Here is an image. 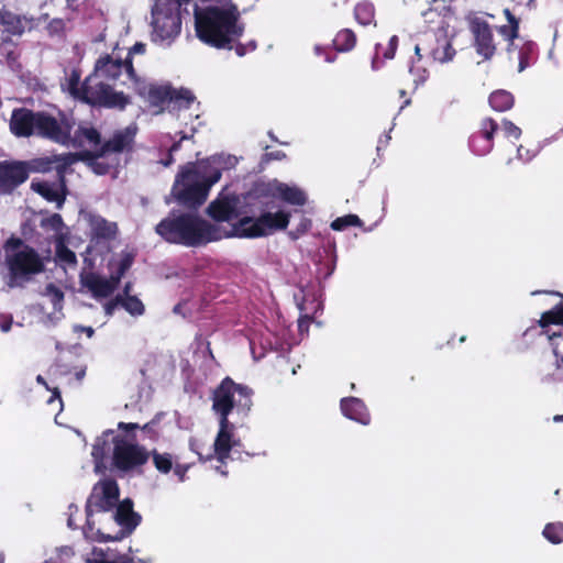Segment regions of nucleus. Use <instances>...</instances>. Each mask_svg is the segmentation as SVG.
Listing matches in <instances>:
<instances>
[{
  "mask_svg": "<svg viewBox=\"0 0 563 563\" xmlns=\"http://www.w3.org/2000/svg\"><path fill=\"white\" fill-rule=\"evenodd\" d=\"M195 29L197 37L205 44L218 49H232L233 44L243 35L244 24L235 3L227 5L194 4Z\"/></svg>",
  "mask_w": 563,
  "mask_h": 563,
  "instance_id": "1",
  "label": "nucleus"
},
{
  "mask_svg": "<svg viewBox=\"0 0 563 563\" xmlns=\"http://www.w3.org/2000/svg\"><path fill=\"white\" fill-rule=\"evenodd\" d=\"M155 232L169 244L187 247H197L231 236L220 225L190 212H170L156 224Z\"/></svg>",
  "mask_w": 563,
  "mask_h": 563,
  "instance_id": "2",
  "label": "nucleus"
},
{
  "mask_svg": "<svg viewBox=\"0 0 563 563\" xmlns=\"http://www.w3.org/2000/svg\"><path fill=\"white\" fill-rule=\"evenodd\" d=\"M10 132L16 137L37 136L54 143H65L69 137L70 125L65 119L46 111L15 108L9 121Z\"/></svg>",
  "mask_w": 563,
  "mask_h": 563,
  "instance_id": "3",
  "label": "nucleus"
},
{
  "mask_svg": "<svg viewBox=\"0 0 563 563\" xmlns=\"http://www.w3.org/2000/svg\"><path fill=\"white\" fill-rule=\"evenodd\" d=\"M79 69H73L67 79L68 92L82 103L91 107L123 110L130 103L129 96L115 91L110 81L93 71L80 82Z\"/></svg>",
  "mask_w": 563,
  "mask_h": 563,
  "instance_id": "4",
  "label": "nucleus"
},
{
  "mask_svg": "<svg viewBox=\"0 0 563 563\" xmlns=\"http://www.w3.org/2000/svg\"><path fill=\"white\" fill-rule=\"evenodd\" d=\"M208 166L190 165L176 177L172 194L176 201L189 209H197L205 203L212 185L221 178V172L213 168L209 173Z\"/></svg>",
  "mask_w": 563,
  "mask_h": 563,
  "instance_id": "5",
  "label": "nucleus"
},
{
  "mask_svg": "<svg viewBox=\"0 0 563 563\" xmlns=\"http://www.w3.org/2000/svg\"><path fill=\"white\" fill-rule=\"evenodd\" d=\"M136 93L147 103L148 108L155 114H161L165 110L174 111L188 109L195 100V96L189 89L174 88L167 84H139Z\"/></svg>",
  "mask_w": 563,
  "mask_h": 563,
  "instance_id": "6",
  "label": "nucleus"
},
{
  "mask_svg": "<svg viewBox=\"0 0 563 563\" xmlns=\"http://www.w3.org/2000/svg\"><path fill=\"white\" fill-rule=\"evenodd\" d=\"M8 269L7 285L10 288L24 287L34 276L45 271V260L32 246L5 255Z\"/></svg>",
  "mask_w": 563,
  "mask_h": 563,
  "instance_id": "7",
  "label": "nucleus"
},
{
  "mask_svg": "<svg viewBox=\"0 0 563 563\" xmlns=\"http://www.w3.org/2000/svg\"><path fill=\"white\" fill-rule=\"evenodd\" d=\"M253 390L235 383L231 377H224L212 393V410L219 419H229L233 408L249 411L252 406Z\"/></svg>",
  "mask_w": 563,
  "mask_h": 563,
  "instance_id": "8",
  "label": "nucleus"
},
{
  "mask_svg": "<svg viewBox=\"0 0 563 563\" xmlns=\"http://www.w3.org/2000/svg\"><path fill=\"white\" fill-rule=\"evenodd\" d=\"M191 0H156L152 7L153 34L161 41L177 36L181 30L183 11L189 14L187 5Z\"/></svg>",
  "mask_w": 563,
  "mask_h": 563,
  "instance_id": "9",
  "label": "nucleus"
},
{
  "mask_svg": "<svg viewBox=\"0 0 563 563\" xmlns=\"http://www.w3.org/2000/svg\"><path fill=\"white\" fill-rule=\"evenodd\" d=\"M290 220V213L282 210H272L258 214L257 218L244 217L233 227L231 236L260 238L274 231L285 230Z\"/></svg>",
  "mask_w": 563,
  "mask_h": 563,
  "instance_id": "10",
  "label": "nucleus"
},
{
  "mask_svg": "<svg viewBox=\"0 0 563 563\" xmlns=\"http://www.w3.org/2000/svg\"><path fill=\"white\" fill-rule=\"evenodd\" d=\"M112 465L122 472H130L147 463L150 452L142 445L126 441L120 435L113 438Z\"/></svg>",
  "mask_w": 563,
  "mask_h": 563,
  "instance_id": "11",
  "label": "nucleus"
},
{
  "mask_svg": "<svg viewBox=\"0 0 563 563\" xmlns=\"http://www.w3.org/2000/svg\"><path fill=\"white\" fill-rule=\"evenodd\" d=\"M245 208L252 214L277 209L279 207L275 180L257 181L244 196Z\"/></svg>",
  "mask_w": 563,
  "mask_h": 563,
  "instance_id": "12",
  "label": "nucleus"
},
{
  "mask_svg": "<svg viewBox=\"0 0 563 563\" xmlns=\"http://www.w3.org/2000/svg\"><path fill=\"white\" fill-rule=\"evenodd\" d=\"M120 489L118 483L112 479L100 481L95 485L86 504V515L89 519L93 512H108L118 506Z\"/></svg>",
  "mask_w": 563,
  "mask_h": 563,
  "instance_id": "13",
  "label": "nucleus"
},
{
  "mask_svg": "<svg viewBox=\"0 0 563 563\" xmlns=\"http://www.w3.org/2000/svg\"><path fill=\"white\" fill-rule=\"evenodd\" d=\"M422 51L439 63L452 60L456 53L451 40L443 31L426 33L421 43L415 46V54L419 60L422 58Z\"/></svg>",
  "mask_w": 563,
  "mask_h": 563,
  "instance_id": "14",
  "label": "nucleus"
},
{
  "mask_svg": "<svg viewBox=\"0 0 563 563\" xmlns=\"http://www.w3.org/2000/svg\"><path fill=\"white\" fill-rule=\"evenodd\" d=\"M35 168L29 161H1L0 162V196L12 195L23 185Z\"/></svg>",
  "mask_w": 563,
  "mask_h": 563,
  "instance_id": "15",
  "label": "nucleus"
},
{
  "mask_svg": "<svg viewBox=\"0 0 563 563\" xmlns=\"http://www.w3.org/2000/svg\"><path fill=\"white\" fill-rule=\"evenodd\" d=\"M113 519L120 529L113 536L98 531L101 541H120L129 537L141 523L142 517L134 511L132 499L125 498L115 507Z\"/></svg>",
  "mask_w": 563,
  "mask_h": 563,
  "instance_id": "16",
  "label": "nucleus"
},
{
  "mask_svg": "<svg viewBox=\"0 0 563 563\" xmlns=\"http://www.w3.org/2000/svg\"><path fill=\"white\" fill-rule=\"evenodd\" d=\"M123 69L126 70L130 78L135 77V69L131 58L122 60L106 54L97 59L93 73L110 82H115L121 76Z\"/></svg>",
  "mask_w": 563,
  "mask_h": 563,
  "instance_id": "17",
  "label": "nucleus"
},
{
  "mask_svg": "<svg viewBox=\"0 0 563 563\" xmlns=\"http://www.w3.org/2000/svg\"><path fill=\"white\" fill-rule=\"evenodd\" d=\"M60 119H65L70 125L69 137L67 142L59 143L60 145L69 146L74 148H82L86 145L90 146L96 151L102 145L101 133L93 126H79L71 135V131L75 125V120L60 112Z\"/></svg>",
  "mask_w": 563,
  "mask_h": 563,
  "instance_id": "18",
  "label": "nucleus"
},
{
  "mask_svg": "<svg viewBox=\"0 0 563 563\" xmlns=\"http://www.w3.org/2000/svg\"><path fill=\"white\" fill-rule=\"evenodd\" d=\"M235 426L229 419H219V430L213 443L217 460L221 463L230 457L231 450L240 444V439L234 437Z\"/></svg>",
  "mask_w": 563,
  "mask_h": 563,
  "instance_id": "19",
  "label": "nucleus"
},
{
  "mask_svg": "<svg viewBox=\"0 0 563 563\" xmlns=\"http://www.w3.org/2000/svg\"><path fill=\"white\" fill-rule=\"evenodd\" d=\"M239 201L235 194L220 192L217 199L209 203L207 213L217 222L230 221L238 217Z\"/></svg>",
  "mask_w": 563,
  "mask_h": 563,
  "instance_id": "20",
  "label": "nucleus"
},
{
  "mask_svg": "<svg viewBox=\"0 0 563 563\" xmlns=\"http://www.w3.org/2000/svg\"><path fill=\"white\" fill-rule=\"evenodd\" d=\"M136 131V126L117 130L109 140L102 143L100 148L103 153L117 157L124 152L130 153L134 147Z\"/></svg>",
  "mask_w": 563,
  "mask_h": 563,
  "instance_id": "21",
  "label": "nucleus"
},
{
  "mask_svg": "<svg viewBox=\"0 0 563 563\" xmlns=\"http://www.w3.org/2000/svg\"><path fill=\"white\" fill-rule=\"evenodd\" d=\"M82 162H85L95 174L107 175L120 165V157L111 156L99 147L96 151H82Z\"/></svg>",
  "mask_w": 563,
  "mask_h": 563,
  "instance_id": "22",
  "label": "nucleus"
},
{
  "mask_svg": "<svg viewBox=\"0 0 563 563\" xmlns=\"http://www.w3.org/2000/svg\"><path fill=\"white\" fill-rule=\"evenodd\" d=\"M473 33L475 37L476 53L483 56L484 59H490L496 52V46L489 24L487 22L477 23L473 27Z\"/></svg>",
  "mask_w": 563,
  "mask_h": 563,
  "instance_id": "23",
  "label": "nucleus"
},
{
  "mask_svg": "<svg viewBox=\"0 0 563 563\" xmlns=\"http://www.w3.org/2000/svg\"><path fill=\"white\" fill-rule=\"evenodd\" d=\"M2 42H11L12 36H21L25 30V19L10 10H0Z\"/></svg>",
  "mask_w": 563,
  "mask_h": 563,
  "instance_id": "24",
  "label": "nucleus"
},
{
  "mask_svg": "<svg viewBox=\"0 0 563 563\" xmlns=\"http://www.w3.org/2000/svg\"><path fill=\"white\" fill-rule=\"evenodd\" d=\"M80 284L87 288L95 298H107L113 294V287L109 284L107 278L93 272L80 274Z\"/></svg>",
  "mask_w": 563,
  "mask_h": 563,
  "instance_id": "25",
  "label": "nucleus"
},
{
  "mask_svg": "<svg viewBox=\"0 0 563 563\" xmlns=\"http://www.w3.org/2000/svg\"><path fill=\"white\" fill-rule=\"evenodd\" d=\"M342 413L356 422L368 424L371 416L365 404L356 397L342 398L340 402Z\"/></svg>",
  "mask_w": 563,
  "mask_h": 563,
  "instance_id": "26",
  "label": "nucleus"
},
{
  "mask_svg": "<svg viewBox=\"0 0 563 563\" xmlns=\"http://www.w3.org/2000/svg\"><path fill=\"white\" fill-rule=\"evenodd\" d=\"M31 188L48 202H56L58 208H60L65 201L64 183H62L60 189H58L55 184L47 181H33L31 184Z\"/></svg>",
  "mask_w": 563,
  "mask_h": 563,
  "instance_id": "27",
  "label": "nucleus"
},
{
  "mask_svg": "<svg viewBox=\"0 0 563 563\" xmlns=\"http://www.w3.org/2000/svg\"><path fill=\"white\" fill-rule=\"evenodd\" d=\"M278 201H284L292 206H303L307 202L305 191L296 186H289L275 179Z\"/></svg>",
  "mask_w": 563,
  "mask_h": 563,
  "instance_id": "28",
  "label": "nucleus"
},
{
  "mask_svg": "<svg viewBox=\"0 0 563 563\" xmlns=\"http://www.w3.org/2000/svg\"><path fill=\"white\" fill-rule=\"evenodd\" d=\"M90 229L93 238L97 240H113L118 233L117 223L110 222L101 216L91 217Z\"/></svg>",
  "mask_w": 563,
  "mask_h": 563,
  "instance_id": "29",
  "label": "nucleus"
},
{
  "mask_svg": "<svg viewBox=\"0 0 563 563\" xmlns=\"http://www.w3.org/2000/svg\"><path fill=\"white\" fill-rule=\"evenodd\" d=\"M398 36L393 35L387 44L377 43L375 45V54L372 59V67L374 69H378L387 59H393L395 57L397 47H398Z\"/></svg>",
  "mask_w": 563,
  "mask_h": 563,
  "instance_id": "30",
  "label": "nucleus"
},
{
  "mask_svg": "<svg viewBox=\"0 0 563 563\" xmlns=\"http://www.w3.org/2000/svg\"><path fill=\"white\" fill-rule=\"evenodd\" d=\"M488 102L495 111L505 112L514 107L515 97L507 90L498 89L489 95Z\"/></svg>",
  "mask_w": 563,
  "mask_h": 563,
  "instance_id": "31",
  "label": "nucleus"
},
{
  "mask_svg": "<svg viewBox=\"0 0 563 563\" xmlns=\"http://www.w3.org/2000/svg\"><path fill=\"white\" fill-rule=\"evenodd\" d=\"M55 261L58 265L76 266L77 256L65 243L64 236L59 235L55 243Z\"/></svg>",
  "mask_w": 563,
  "mask_h": 563,
  "instance_id": "32",
  "label": "nucleus"
},
{
  "mask_svg": "<svg viewBox=\"0 0 563 563\" xmlns=\"http://www.w3.org/2000/svg\"><path fill=\"white\" fill-rule=\"evenodd\" d=\"M82 162V151L76 153H65L60 155H54L52 162L56 163V172L60 179V183H64V176L69 166L75 164L76 162Z\"/></svg>",
  "mask_w": 563,
  "mask_h": 563,
  "instance_id": "33",
  "label": "nucleus"
},
{
  "mask_svg": "<svg viewBox=\"0 0 563 563\" xmlns=\"http://www.w3.org/2000/svg\"><path fill=\"white\" fill-rule=\"evenodd\" d=\"M356 41L357 37L353 30L342 29L335 35L333 46L336 52H350L355 47Z\"/></svg>",
  "mask_w": 563,
  "mask_h": 563,
  "instance_id": "34",
  "label": "nucleus"
},
{
  "mask_svg": "<svg viewBox=\"0 0 563 563\" xmlns=\"http://www.w3.org/2000/svg\"><path fill=\"white\" fill-rule=\"evenodd\" d=\"M504 14L508 21V24L500 25L498 27V33L507 41L510 42V45L514 44V40L518 37L519 34V19L516 18L510 9L506 8L504 10Z\"/></svg>",
  "mask_w": 563,
  "mask_h": 563,
  "instance_id": "35",
  "label": "nucleus"
},
{
  "mask_svg": "<svg viewBox=\"0 0 563 563\" xmlns=\"http://www.w3.org/2000/svg\"><path fill=\"white\" fill-rule=\"evenodd\" d=\"M551 324L563 325V302L555 305L551 310L541 314L539 325L544 329Z\"/></svg>",
  "mask_w": 563,
  "mask_h": 563,
  "instance_id": "36",
  "label": "nucleus"
},
{
  "mask_svg": "<svg viewBox=\"0 0 563 563\" xmlns=\"http://www.w3.org/2000/svg\"><path fill=\"white\" fill-rule=\"evenodd\" d=\"M354 18L361 25H369L375 18L374 5L369 2L357 3L354 8Z\"/></svg>",
  "mask_w": 563,
  "mask_h": 563,
  "instance_id": "37",
  "label": "nucleus"
},
{
  "mask_svg": "<svg viewBox=\"0 0 563 563\" xmlns=\"http://www.w3.org/2000/svg\"><path fill=\"white\" fill-rule=\"evenodd\" d=\"M152 455L153 463L155 468L163 473L167 474L173 470V456L169 453H159L156 450L150 452Z\"/></svg>",
  "mask_w": 563,
  "mask_h": 563,
  "instance_id": "38",
  "label": "nucleus"
},
{
  "mask_svg": "<svg viewBox=\"0 0 563 563\" xmlns=\"http://www.w3.org/2000/svg\"><path fill=\"white\" fill-rule=\"evenodd\" d=\"M534 58V44L531 42L523 44L518 53V71H523L533 63Z\"/></svg>",
  "mask_w": 563,
  "mask_h": 563,
  "instance_id": "39",
  "label": "nucleus"
},
{
  "mask_svg": "<svg viewBox=\"0 0 563 563\" xmlns=\"http://www.w3.org/2000/svg\"><path fill=\"white\" fill-rule=\"evenodd\" d=\"M543 537L553 544L563 542V523L562 522H550L545 525Z\"/></svg>",
  "mask_w": 563,
  "mask_h": 563,
  "instance_id": "40",
  "label": "nucleus"
},
{
  "mask_svg": "<svg viewBox=\"0 0 563 563\" xmlns=\"http://www.w3.org/2000/svg\"><path fill=\"white\" fill-rule=\"evenodd\" d=\"M362 224H363V222L358 218V216L351 213V214H346V216L339 217V218L334 219L331 222L330 228L333 231H343L349 227H361Z\"/></svg>",
  "mask_w": 563,
  "mask_h": 563,
  "instance_id": "41",
  "label": "nucleus"
},
{
  "mask_svg": "<svg viewBox=\"0 0 563 563\" xmlns=\"http://www.w3.org/2000/svg\"><path fill=\"white\" fill-rule=\"evenodd\" d=\"M468 144H470L471 150L476 155H479V156L488 154L494 147V142H488L475 133H473L471 135Z\"/></svg>",
  "mask_w": 563,
  "mask_h": 563,
  "instance_id": "42",
  "label": "nucleus"
},
{
  "mask_svg": "<svg viewBox=\"0 0 563 563\" xmlns=\"http://www.w3.org/2000/svg\"><path fill=\"white\" fill-rule=\"evenodd\" d=\"M44 295L49 298V301L52 302L54 310H62L65 295L59 287H57L53 283H49L45 286Z\"/></svg>",
  "mask_w": 563,
  "mask_h": 563,
  "instance_id": "43",
  "label": "nucleus"
},
{
  "mask_svg": "<svg viewBox=\"0 0 563 563\" xmlns=\"http://www.w3.org/2000/svg\"><path fill=\"white\" fill-rule=\"evenodd\" d=\"M120 305L132 316H142L145 311L143 302L136 296H121Z\"/></svg>",
  "mask_w": 563,
  "mask_h": 563,
  "instance_id": "44",
  "label": "nucleus"
},
{
  "mask_svg": "<svg viewBox=\"0 0 563 563\" xmlns=\"http://www.w3.org/2000/svg\"><path fill=\"white\" fill-rule=\"evenodd\" d=\"M498 123L494 119L486 118L482 120L479 130L474 133L488 142H494V135L498 131Z\"/></svg>",
  "mask_w": 563,
  "mask_h": 563,
  "instance_id": "45",
  "label": "nucleus"
},
{
  "mask_svg": "<svg viewBox=\"0 0 563 563\" xmlns=\"http://www.w3.org/2000/svg\"><path fill=\"white\" fill-rule=\"evenodd\" d=\"M95 558L88 559L87 563H146L141 559H134L128 555H120L115 560H108L102 551H93Z\"/></svg>",
  "mask_w": 563,
  "mask_h": 563,
  "instance_id": "46",
  "label": "nucleus"
},
{
  "mask_svg": "<svg viewBox=\"0 0 563 563\" xmlns=\"http://www.w3.org/2000/svg\"><path fill=\"white\" fill-rule=\"evenodd\" d=\"M25 246L30 245L26 244L21 238L12 235L4 242L3 250L5 255H8L16 251L24 250Z\"/></svg>",
  "mask_w": 563,
  "mask_h": 563,
  "instance_id": "47",
  "label": "nucleus"
},
{
  "mask_svg": "<svg viewBox=\"0 0 563 563\" xmlns=\"http://www.w3.org/2000/svg\"><path fill=\"white\" fill-rule=\"evenodd\" d=\"M312 227V221L309 218L302 217L297 227L291 230L288 234L292 240H298L300 236L306 234Z\"/></svg>",
  "mask_w": 563,
  "mask_h": 563,
  "instance_id": "48",
  "label": "nucleus"
},
{
  "mask_svg": "<svg viewBox=\"0 0 563 563\" xmlns=\"http://www.w3.org/2000/svg\"><path fill=\"white\" fill-rule=\"evenodd\" d=\"M503 131L507 137L518 140L521 136V129L509 120H504L501 123Z\"/></svg>",
  "mask_w": 563,
  "mask_h": 563,
  "instance_id": "49",
  "label": "nucleus"
},
{
  "mask_svg": "<svg viewBox=\"0 0 563 563\" xmlns=\"http://www.w3.org/2000/svg\"><path fill=\"white\" fill-rule=\"evenodd\" d=\"M134 262V256L130 253L124 254L119 261L117 271L121 274L125 275V273L131 268Z\"/></svg>",
  "mask_w": 563,
  "mask_h": 563,
  "instance_id": "50",
  "label": "nucleus"
},
{
  "mask_svg": "<svg viewBox=\"0 0 563 563\" xmlns=\"http://www.w3.org/2000/svg\"><path fill=\"white\" fill-rule=\"evenodd\" d=\"M63 224V218L58 213H54L49 218L42 221V227L48 225L55 231H58Z\"/></svg>",
  "mask_w": 563,
  "mask_h": 563,
  "instance_id": "51",
  "label": "nucleus"
},
{
  "mask_svg": "<svg viewBox=\"0 0 563 563\" xmlns=\"http://www.w3.org/2000/svg\"><path fill=\"white\" fill-rule=\"evenodd\" d=\"M256 42L255 41H251L249 42L247 44H236L235 46L233 45L234 49H235V53L238 56H244L247 52H253L256 49Z\"/></svg>",
  "mask_w": 563,
  "mask_h": 563,
  "instance_id": "52",
  "label": "nucleus"
},
{
  "mask_svg": "<svg viewBox=\"0 0 563 563\" xmlns=\"http://www.w3.org/2000/svg\"><path fill=\"white\" fill-rule=\"evenodd\" d=\"M153 424H154V421H151V422L145 423L140 429H142L144 432H146L150 435L151 440H157L158 432L154 429Z\"/></svg>",
  "mask_w": 563,
  "mask_h": 563,
  "instance_id": "53",
  "label": "nucleus"
},
{
  "mask_svg": "<svg viewBox=\"0 0 563 563\" xmlns=\"http://www.w3.org/2000/svg\"><path fill=\"white\" fill-rule=\"evenodd\" d=\"M120 300H121V295H118L114 299L108 301L106 305H104V311L107 314H112L115 307L118 305H120Z\"/></svg>",
  "mask_w": 563,
  "mask_h": 563,
  "instance_id": "54",
  "label": "nucleus"
},
{
  "mask_svg": "<svg viewBox=\"0 0 563 563\" xmlns=\"http://www.w3.org/2000/svg\"><path fill=\"white\" fill-rule=\"evenodd\" d=\"M174 474L179 478L180 482L185 481L186 473L188 471L187 465L176 464L175 467H173Z\"/></svg>",
  "mask_w": 563,
  "mask_h": 563,
  "instance_id": "55",
  "label": "nucleus"
},
{
  "mask_svg": "<svg viewBox=\"0 0 563 563\" xmlns=\"http://www.w3.org/2000/svg\"><path fill=\"white\" fill-rule=\"evenodd\" d=\"M124 275L121 274L120 272L115 271L111 276L110 278H108L107 280L109 282V284L113 287V291L118 288L122 277Z\"/></svg>",
  "mask_w": 563,
  "mask_h": 563,
  "instance_id": "56",
  "label": "nucleus"
},
{
  "mask_svg": "<svg viewBox=\"0 0 563 563\" xmlns=\"http://www.w3.org/2000/svg\"><path fill=\"white\" fill-rule=\"evenodd\" d=\"M140 428L141 427L139 426V423H133V422H119L118 423V429L125 431V432L134 431Z\"/></svg>",
  "mask_w": 563,
  "mask_h": 563,
  "instance_id": "57",
  "label": "nucleus"
},
{
  "mask_svg": "<svg viewBox=\"0 0 563 563\" xmlns=\"http://www.w3.org/2000/svg\"><path fill=\"white\" fill-rule=\"evenodd\" d=\"M11 325H12V318L11 317L4 318V317L0 316V329H1V331L8 332L11 329Z\"/></svg>",
  "mask_w": 563,
  "mask_h": 563,
  "instance_id": "58",
  "label": "nucleus"
},
{
  "mask_svg": "<svg viewBox=\"0 0 563 563\" xmlns=\"http://www.w3.org/2000/svg\"><path fill=\"white\" fill-rule=\"evenodd\" d=\"M145 52V44L143 43H135L132 48L130 49V52L128 53V57L126 58H131V54H134V53H144Z\"/></svg>",
  "mask_w": 563,
  "mask_h": 563,
  "instance_id": "59",
  "label": "nucleus"
},
{
  "mask_svg": "<svg viewBox=\"0 0 563 563\" xmlns=\"http://www.w3.org/2000/svg\"><path fill=\"white\" fill-rule=\"evenodd\" d=\"M19 55L14 51L7 53L5 59L9 66H13L18 62Z\"/></svg>",
  "mask_w": 563,
  "mask_h": 563,
  "instance_id": "60",
  "label": "nucleus"
},
{
  "mask_svg": "<svg viewBox=\"0 0 563 563\" xmlns=\"http://www.w3.org/2000/svg\"><path fill=\"white\" fill-rule=\"evenodd\" d=\"M185 139H187V136L183 135L179 141L174 142L173 145L169 147V151L173 152V153L179 151L181 141L185 140Z\"/></svg>",
  "mask_w": 563,
  "mask_h": 563,
  "instance_id": "61",
  "label": "nucleus"
},
{
  "mask_svg": "<svg viewBox=\"0 0 563 563\" xmlns=\"http://www.w3.org/2000/svg\"><path fill=\"white\" fill-rule=\"evenodd\" d=\"M271 158L273 159H280L283 157H285V153L280 152V151H277V152H272V153H268L267 154Z\"/></svg>",
  "mask_w": 563,
  "mask_h": 563,
  "instance_id": "62",
  "label": "nucleus"
},
{
  "mask_svg": "<svg viewBox=\"0 0 563 563\" xmlns=\"http://www.w3.org/2000/svg\"><path fill=\"white\" fill-rule=\"evenodd\" d=\"M173 152L168 151V154H167V157L166 159H164L162 163L165 165V166H169L173 164L174 162V157H173Z\"/></svg>",
  "mask_w": 563,
  "mask_h": 563,
  "instance_id": "63",
  "label": "nucleus"
},
{
  "mask_svg": "<svg viewBox=\"0 0 563 563\" xmlns=\"http://www.w3.org/2000/svg\"><path fill=\"white\" fill-rule=\"evenodd\" d=\"M84 331L87 333L89 338L92 336L95 333V330L91 327L84 328Z\"/></svg>",
  "mask_w": 563,
  "mask_h": 563,
  "instance_id": "64",
  "label": "nucleus"
}]
</instances>
